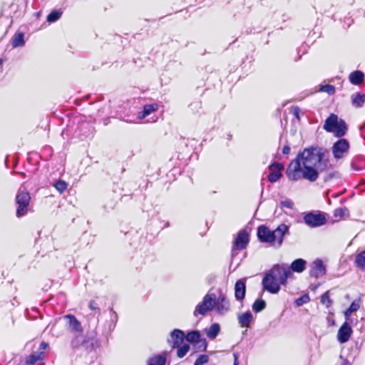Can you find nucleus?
<instances>
[{"label": "nucleus", "mask_w": 365, "mask_h": 365, "mask_svg": "<svg viewBox=\"0 0 365 365\" xmlns=\"http://www.w3.org/2000/svg\"><path fill=\"white\" fill-rule=\"evenodd\" d=\"M64 319L67 320L68 329L74 334H81L83 332V327L81 322L77 318L72 314H66Z\"/></svg>", "instance_id": "nucleus-15"}, {"label": "nucleus", "mask_w": 365, "mask_h": 365, "mask_svg": "<svg viewBox=\"0 0 365 365\" xmlns=\"http://www.w3.org/2000/svg\"><path fill=\"white\" fill-rule=\"evenodd\" d=\"M26 314L29 319L32 320L36 319L38 318V316H39L41 319L43 318V316L39 313L38 310L34 307L32 308L31 310L27 309L26 310Z\"/></svg>", "instance_id": "nucleus-32"}, {"label": "nucleus", "mask_w": 365, "mask_h": 365, "mask_svg": "<svg viewBox=\"0 0 365 365\" xmlns=\"http://www.w3.org/2000/svg\"><path fill=\"white\" fill-rule=\"evenodd\" d=\"M361 300L360 298H358L356 299H354L351 304H350L349 307L344 312V317L346 321H351V319L350 318L351 314L356 312L361 307Z\"/></svg>", "instance_id": "nucleus-21"}, {"label": "nucleus", "mask_w": 365, "mask_h": 365, "mask_svg": "<svg viewBox=\"0 0 365 365\" xmlns=\"http://www.w3.org/2000/svg\"><path fill=\"white\" fill-rule=\"evenodd\" d=\"M359 130L361 131V136L365 139V122L359 126Z\"/></svg>", "instance_id": "nucleus-46"}, {"label": "nucleus", "mask_w": 365, "mask_h": 365, "mask_svg": "<svg viewBox=\"0 0 365 365\" xmlns=\"http://www.w3.org/2000/svg\"><path fill=\"white\" fill-rule=\"evenodd\" d=\"M351 167H352V168H353L354 170H358V171H359V170H361V168L360 167H359V166H358V165H357L354 162H353V163H351Z\"/></svg>", "instance_id": "nucleus-51"}, {"label": "nucleus", "mask_w": 365, "mask_h": 365, "mask_svg": "<svg viewBox=\"0 0 365 365\" xmlns=\"http://www.w3.org/2000/svg\"><path fill=\"white\" fill-rule=\"evenodd\" d=\"M178 348V350H177V356L179 357V358H182L184 357L186 354L188 352V351L190 350V345L187 344H183L182 346H179Z\"/></svg>", "instance_id": "nucleus-33"}, {"label": "nucleus", "mask_w": 365, "mask_h": 365, "mask_svg": "<svg viewBox=\"0 0 365 365\" xmlns=\"http://www.w3.org/2000/svg\"><path fill=\"white\" fill-rule=\"evenodd\" d=\"M238 323L241 327H249L253 320V315L251 312L247 311L239 314L237 317Z\"/></svg>", "instance_id": "nucleus-19"}, {"label": "nucleus", "mask_w": 365, "mask_h": 365, "mask_svg": "<svg viewBox=\"0 0 365 365\" xmlns=\"http://www.w3.org/2000/svg\"><path fill=\"white\" fill-rule=\"evenodd\" d=\"M280 207L282 208L286 207L288 209H293L294 202L291 200L287 199L285 200L281 201Z\"/></svg>", "instance_id": "nucleus-41"}, {"label": "nucleus", "mask_w": 365, "mask_h": 365, "mask_svg": "<svg viewBox=\"0 0 365 365\" xmlns=\"http://www.w3.org/2000/svg\"><path fill=\"white\" fill-rule=\"evenodd\" d=\"M30 200L29 192L24 190H19L16 196V202L18 205L16 209L17 217H21L27 213Z\"/></svg>", "instance_id": "nucleus-7"}, {"label": "nucleus", "mask_w": 365, "mask_h": 365, "mask_svg": "<svg viewBox=\"0 0 365 365\" xmlns=\"http://www.w3.org/2000/svg\"><path fill=\"white\" fill-rule=\"evenodd\" d=\"M62 15V11L54 10L52 11L46 18L48 22L53 23L58 21Z\"/></svg>", "instance_id": "nucleus-31"}, {"label": "nucleus", "mask_w": 365, "mask_h": 365, "mask_svg": "<svg viewBox=\"0 0 365 365\" xmlns=\"http://www.w3.org/2000/svg\"><path fill=\"white\" fill-rule=\"evenodd\" d=\"M326 274V266L320 259H317L310 265L309 276L318 279Z\"/></svg>", "instance_id": "nucleus-11"}, {"label": "nucleus", "mask_w": 365, "mask_h": 365, "mask_svg": "<svg viewBox=\"0 0 365 365\" xmlns=\"http://www.w3.org/2000/svg\"><path fill=\"white\" fill-rule=\"evenodd\" d=\"M307 262L306 260L299 258L295 260H294L290 266L287 268L290 269L291 272H292L301 273L302 272L305 268H306Z\"/></svg>", "instance_id": "nucleus-18"}, {"label": "nucleus", "mask_w": 365, "mask_h": 365, "mask_svg": "<svg viewBox=\"0 0 365 365\" xmlns=\"http://www.w3.org/2000/svg\"><path fill=\"white\" fill-rule=\"evenodd\" d=\"M201 339V334L200 332L198 330H192L185 335V339L193 344H195L196 342L199 341Z\"/></svg>", "instance_id": "nucleus-26"}, {"label": "nucleus", "mask_w": 365, "mask_h": 365, "mask_svg": "<svg viewBox=\"0 0 365 365\" xmlns=\"http://www.w3.org/2000/svg\"><path fill=\"white\" fill-rule=\"evenodd\" d=\"M354 263L356 267L361 270H365V250L356 256Z\"/></svg>", "instance_id": "nucleus-29"}, {"label": "nucleus", "mask_w": 365, "mask_h": 365, "mask_svg": "<svg viewBox=\"0 0 365 365\" xmlns=\"http://www.w3.org/2000/svg\"><path fill=\"white\" fill-rule=\"evenodd\" d=\"M214 310L219 315H224L230 310V302L221 290H219L218 296L215 294Z\"/></svg>", "instance_id": "nucleus-8"}, {"label": "nucleus", "mask_w": 365, "mask_h": 365, "mask_svg": "<svg viewBox=\"0 0 365 365\" xmlns=\"http://www.w3.org/2000/svg\"><path fill=\"white\" fill-rule=\"evenodd\" d=\"M209 356L206 354L200 355L195 361L193 365H203L208 362Z\"/></svg>", "instance_id": "nucleus-40"}, {"label": "nucleus", "mask_w": 365, "mask_h": 365, "mask_svg": "<svg viewBox=\"0 0 365 365\" xmlns=\"http://www.w3.org/2000/svg\"><path fill=\"white\" fill-rule=\"evenodd\" d=\"M48 346V343H46L45 341H42L39 345L38 350H39V351L43 352V350L46 349Z\"/></svg>", "instance_id": "nucleus-44"}, {"label": "nucleus", "mask_w": 365, "mask_h": 365, "mask_svg": "<svg viewBox=\"0 0 365 365\" xmlns=\"http://www.w3.org/2000/svg\"><path fill=\"white\" fill-rule=\"evenodd\" d=\"M349 144L347 140L341 138L334 143L332 147V153L334 157L336 159H340L343 155L349 150Z\"/></svg>", "instance_id": "nucleus-10"}, {"label": "nucleus", "mask_w": 365, "mask_h": 365, "mask_svg": "<svg viewBox=\"0 0 365 365\" xmlns=\"http://www.w3.org/2000/svg\"><path fill=\"white\" fill-rule=\"evenodd\" d=\"M365 103V94L357 93L351 96L352 106L356 108H361Z\"/></svg>", "instance_id": "nucleus-25"}, {"label": "nucleus", "mask_w": 365, "mask_h": 365, "mask_svg": "<svg viewBox=\"0 0 365 365\" xmlns=\"http://www.w3.org/2000/svg\"><path fill=\"white\" fill-rule=\"evenodd\" d=\"M165 354H158L149 359L148 365H165Z\"/></svg>", "instance_id": "nucleus-28"}, {"label": "nucleus", "mask_w": 365, "mask_h": 365, "mask_svg": "<svg viewBox=\"0 0 365 365\" xmlns=\"http://www.w3.org/2000/svg\"><path fill=\"white\" fill-rule=\"evenodd\" d=\"M321 91L326 92L329 95H333L335 93V87L330 84L322 86Z\"/></svg>", "instance_id": "nucleus-39"}, {"label": "nucleus", "mask_w": 365, "mask_h": 365, "mask_svg": "<svg viewBox=\"0 0 365 365\" xmlns=\"http://www.w3.org/2000/svg\"><path fill=\"white\" fill-rule=\"evenodd\" d=\"M4 63V60L2 58H0V66H1Z\"/></svg>", "instance_id": "nucleus-53"}, {"label": "nucleus", "mask_w": 365, "mask_h": 365, "mask_svg": "<svg viewBox=\"0 0 365 365\" xmlns=\"http://www.w3.org/2000/svg\"><path fill=\"white\" fill-rule=\"evenodd\" d=\"M321 302L329 307L332 304V300L330 299L329 291L326 292L321 297Z\"/></svg>", "instance_id": "nucleus-37"}, {"label": "nucleus", "mask_w": 365, "mask_h": 365, "mask_svg": "<svg viewBox=\"0 0 365 365\" xmlns=\"http://www.w3.org/2000/svg\"><path fill=\"white\" fill-rule=\"evenodd\" d=\"M335 175V173H329V174H327L325 178H324V181H327V180H331L332 178H334Z\"/></svg>", "instance_id": "nucleus-48"}, {"label": "nucleus", "mask_w": 365, "mask_h": 365, "mask_svg": "<svg viewBox=\"0 0 365 365\" xmlns=\"http://www.w3.org/2000/svg\"><path fill=\"white\" fill-rule=\"evenodd\" d=\"M90 341V338L88 336H84L81 334H77L75 336H73L71 341V346L73 349H78L81 346L84 347L86 350L88 349V343Z\"/></svg>", "instance_id": "nucleus-16"}, {"label": "nucleus", "mask_w": 365, "mask_h": 365, "mask_svg": "<svg viewBox=\"0 0 365 365\" xmlns=\"http://www.w3.org/2000/svg\"><path fill=\"white\" fill-rule=\"evenodd\" d=\"M291 276L292 273L286 265L274 264L264 274L262 280L263 290L271 294H277L280 290V285L285 286L287 279Z\"/></svg>", "instance_id": "nucleus-2"}, {"label": "nucleus", "mask_w": 365, "mask_h": 365, "mask_svg": "<svg viewBox=\"0 0 365 365\" xmlns=\"http://www.w3.org/2000/svg\"><path fill=\"white\" fill-rule=\"evenodd\" d=\"M289 234V226L282 223L271 230L267 226L261 225L257 227V238L262 243H268L279 248L284 241V236Z\"/></svg>", "instance_id": "nucleus-3"}, {"label": "nucleus", "mask_w": 365, "mask_h": 365, "mask_svg": "<svg viewBox=\"0 0 365 365\" xmlns=\"http://www.w3.org/2000/svg\"><path fill=\"white\" fill-rule=\"evenodd\" d=\"M195 348L199 351H205L207 347V341L205 339H200L199 341L193 344Z\"/></svg>", "instance_id": "nucleus-34"}, {"label": "nucleus", "mask_w": 365, "mask_h": 365, "mask_svg": "<svg viewBox=\"0 0 365 365\" xmlns=\"http://www.w3.org/2000/svg\"><path fill=\"white\" fill-rule=\"evenodd\" d=\"M340 359L342 360L341 365H350V363L349 362V361L343 359L341 355H340Z\"/></svg>", "instance_id": "nucleus-50"}, {"label": "nucleus", "mask_w": 365, "mask_h": 365, "mask_svg": "<svg viewBox=\"0 0 365 365\" xmlns=\"http://www.w3.org/2000/svg\"><path fill=\"white\" fill-rule=\"evenodd\" d=\"M25 44L24 34L19 32L16 34L12 38V46L14 48L21 47Z\"/></svg>", "instance_id": "nucleus-27"}, {"label": "nucleus", "mask_w": 365, "mask_h": 365, "mask_svg": "<svg viewBox=\"0 0 365 365\" xmlns=\"http://www.w3.org/2000/svg\"><path fill=\"white\" fill-rule=\"evenodd\" d=\"M290 147L289 145H285L282 148V153L284 155H288L290 153Z\"/></svg>", "instance_id": "nucleus-47"}, {"label": "nucleus", "mask_w": 365, "mask_h": 365, "mask_svg": "<svg viewBox=\"0 0 365 365\" xmlns=\"http://www.w3.org/2000/svg\"><path fill=\"white\" fill-rule=\"evenodd\" d=\"M215 294L209 291L203 297L202 302L197 304L194 310L193 314L197 317L198 314L205 316L207 312L215 309Z\"/></svg>", "instance_id": "nucleus-5"}, {"label": "nucleus", "mask_w": 365, "mask_h": 365, "mask_svg": "<svg viewBox=\"0 0 365 365\" xmlns=\"http://www.w3.org/2000/svg\"><path fill=\"white\" fill-rule=\"evenodd\" d=\"M346 211L347 210L345 207L336 208L334 211V216L337 220H339L343 218Z\"/></svg>", "instance_id": "nucleus-38"}, {"label": "nucleus", "mask_w": 365, "mask_h": 365, "mask_svg": "<svg viewBox=\"0 0 365 365\" xmlns=\"http://www.w3.org/2000/svg\"><path fill=\"white\" fill-rule=\"evenodd\" d=\"M328 153L327 150L319 146L304 148L288 165L285 171L287 178L293 182L302 179L315 182L319 172L328 168L329 159L326 158Z\"/></svg>", "instance_id": "nucleus-1"}, {"label": "nucleus", "mask_w": 365, "mask_h": 365, "mask_svg": "<svg viewBox=\"0 0 365 365\" xmlns=\"http://www.w3.org/2000/svg\"><path fill=\"white\" fill-rule=\"evenodd\" d=\"M190 107L194 112H198L199 109L201 108V103L199 101L193 102L190 105Z\"/></svg>", "instance_id": "nucleus-42"}, {"label": "nucleus", "mask_w": 365, "mask_h": 365, "mask_svg": "<svg viewBox=\"0 0 365 365\" xmlns=\"http://www.w3.org/2000/svg\"><path fill=\"white\" fill-rule=\"evenodd\" d=\"M110 312L112 313V318L116 322L118 319V314L115 312L113 311V309H110Z\"/></svg>", "instance_id": "nucleus-49"}, {"label": "nucleus", "mask_w": 365, "mask_h": 365, "mask_svg": "<svg viewBox=\"0 0 365 365\" xmlns=\"http://www.w3.org/2000/svg\"><path fill=\"white\" fill-rule=\"evenodd\" d=\"M88 307L92 310L98 311V314H100L101 310H100L99 307H98L97 304L94 301L91 300L89 302Z\"/></svg>", "instance_id": "nucleus-43"}, {"label": "nucleus", "mask_w": 365, "mask_h": 365, "mask_svg": "<svg viewBox=\"0 0 365 365\" xmlns=\"http://www.w3.org/2000/svg\"><path fill=\"white\" fill-rule=\"evenodd\" d=\"M353 331L351 326L349 324V321H346L340 327L337 333V340L341 343L344 344L349 341Z\"/></svg>", "instance_id": "nucleus-14"}, {"label": "nucleus", "mask_w": 365, "mask_h": 365, "mask_svg": "<svg viewBox=\"0 0 365 365\" xmlns=\"http://www.w3.org/2000/svg\"><path fill=\"white\" fill-rule=\"evenodd\" d=\"M349 81L354 85H359L364 82V74L361 71H355L349 75Z\"/></svg>", "instance_id": "nucleus-24"}, {"label": "nucleus", "mask_w": 365, "mask_h": 365, "mask_svg": "<svg viewBox=\"0 0 365 365\" xmlns=\"http://www.w3.org/2000/svg\"><path fill=\"white\" fill-rule=\"evenodd\" d=\"M269 169L270 173L267 176L268 180L270 182H275L282 176V171L284 169V165L281 163L274 162L269 166Z\"/></svg>", "instance_id": "nucleus-12"}, {"label": "nucleus", "mask_w": 365, "mask_h": 365, "mask_svg": "<svg viewBox=\"0 0 365 365\" xmlns=\"http://www.w3.org/2000/svg\"><path fill=\"white\" fill-rule=\"evenodd\" d=\"M44 357V352L38 351L34 352L31 354L26 356L25 359L26 365H34L38 361H42Z\"/></svg>", "instance_id": "nucleus-22"}, {"label": "nucleus", "mask_w": 365, "mask_h": 365, "mask_svg": "<svg viewBox=\"0 0 365 365\" xmlns=\"http://www.w3.org/2000/svg\"><path fill=\"white\" fill-rule=\"evenodd\" d=\"M323 128L327 132L334 133L338 138L344 136L347 130L346 122L334 113L326 119Z\"/></svg>", "instance_id": "nucleus-4"}, {"label": "nucleus", "mask_w": 365, "mask_h": 365, "mask_svg": "<svg viewBox=\"0 0 365 365\" xmlns=\"http://www.w3.org/2000/svg\"><path fill=\"white\" fill-rule=\"evenodd\" d=\"M266 307V302L262 299H258L252 304V310L259 313L264 310Z\"/></svg>", "instance_id": "nucleus-30"}, {"label": "nucleus", "mask_w": 365, "mask_h": 365, "mask_svg": "<svg viewBox=\"0 0 365 365\" xmlns=\"http://www.w3.org/2000/svg\"><path fill=\"white\" fill-rule=\"evenodd\" d=\"M158 109V104L157 103L146 104L143 106V110L138 113V117L139 119H144L152 113L156 111Z\"/></svg>", "instance_id": "nucleus-20"}, {"label": "nucleus", "mask_w": 365, "mask_h": 365, "mask_svg": "<svg viewBox=\"0 0 365 365\" xmlns=\"http://www.w3.org/2000/svg\"><path fill=\"white\" fill-rule=\"evenodd\" d=\"M310 301V298L308 294H303L300 297L295 300V305L297 307H301L303 304L308 303Z\"/></svg>", "instance_id": "nucleus-36"}, {"label": "nucleus", "mask_w": 365, "mask_h": 365, "mask_svg": "<svg viewBox=\"0 0 365 365\" xmlns=\"http://www.w3.org/2000/svg\"><path fill=\"white\" fill-rule=\"evenodd\" d=\"M246 279L237 280L235 284V297L237 301H242L246 293Z\"/></svg>", "instance_id": "nucleus-17"}, {"label": "nucleus", "mask_w": 365, "mask_h": 365, "mask_svg": "<svg viewBox=\"0 0 365 365\" xmlns=\"http://www.w3.org/2000/svg\"><path fill=\"white\" fill-rule=\"evenodd\" d=\"M207 336L210 339H215L220 331V326L218 323H213L209 328L205 329Z\"/></svg>", "instance_id": "nucleus-23"}, {"label": "nucleus", "mask_w": 365, "mask_h": 365, "mask_svg": "<svg viewBox=\"0 0 365 365\" xmlns=\"http://www.w3.org/2000/svg\"><path fill=\"white\" fill-rule=\"evenodd\" d=\"M299 113L300 108L299 107L295 106L293 108V114L298 119H299Z\"/></svg>", "instance_id": "nucleus-45"}, {"label": "nucleus", "mask_w": 365, "mask_h": 365, "mask_svg": "<svg viewBox=\"0 0 365 365\" xmlns=\"http://www.w3.org/2000/svg\"><path fill=\"white\" fill-rule=\"evenodd\" d=\"M304 222L310 227H318L325 225L327 222L324 213L320 211H311L304 214Z\"/></svg>", "instance_id": "nucleus-6"}, {"label": "nucleus", "mask_w": 365, "mask_h": 365, "mask_svg": "<svg viewBox=\"0 0 365 365\" xmlns=\"http://www.w3.org/2000/svg\"><path fill=\"white\" fill-rule=\"evenodd\" d=\"M54 187L60 193H63L67 189L68 184L63 180H58L54 183Z\"/></svg>", "instance_id": "nucleus-35"}, {"label": "nucleus", "mask_w": 365, "mask_h": 365, "mask_svg": "<svg viewBox=\"0 0 365 365\" xmlns=\"http://www.w3.org/2000/svg\"><path fill=\"white\" fill-rule=\"evenodd\" d=\"M185 339V334L184 331L178 329H175L170 333V338L168 339V343L173 349H175L181 345Z\"/></svg>", "instance_id": "nucleus-13"}, {"label": "nucleus", "mask_w": 365, "mask_h": 365, "mask_svg": "<svg viewBox=\"0 0 365 365\" xmlns=\"http://www.w3.org/2000/svg\"><path fill=\"white\" fill-rule=\"evenodd\" d=\"M235 356V361H234V364L233 365H239L238 364V360H237V356L236 354H234Z\"/></svg>", "instance_id": "nucleus-52"}, {"label": "nucleus", "mask_w": 365, "mask_h": 365, "mask_svg": "<svg viewBox=\"0 0 365 365\" xmlns=\"http://www.w3.org/2000/svg\"><path fill=\"white\" fill-rule=\"evenodd\" d=\"M249 243V235L245 230H240L233 243L232 249V256H235L237 250H242L245 249Z\"/></svg>", "instance_id": "nucleus-9"}]
</instances>
